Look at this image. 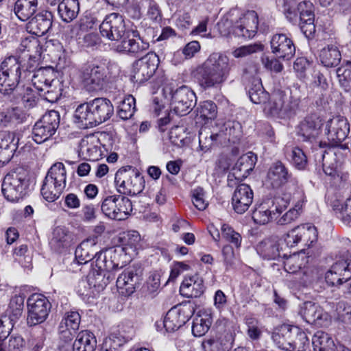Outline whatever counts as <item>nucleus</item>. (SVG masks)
Wrapping results in <instances>:
<instances>
[{
  "label": "nucleus",
  "instance_id": "32",
  "mask_svg": "<svg viewBox=\"0 0 351 351\" xmlns=\"http://www.w3.org/2000/svg\"><path fill=\"white\" fill-rule=\"evenodd\" d=\"M319 59L325 67H335L340 63L341 54L337 46L328 45L320 49Z\"/></svg>",
  "mask_w": 351,
  "mask_h": 351
},
{
  "label": "nucleus",
  "instance_id": "9",
  "mask_svg": "<svg viewBox=\"0 0 351 351\" xmlns=\"http://www.w3.org/2000/svg\"><path fill=\"white\" fill-rule=\"evenodd\" d=\"M114 182L121 193L130 195L139 194L145 187L143 177L130 166L123 167L117 171Z\"/></svg>",
  "mask_w": 351,
  "mask_h": 351
},
{
  "label": "nucleus",
  "instance_id": "15",
  "mask_svg": "<svg viewBox=\"0 0 351 351\" xmlns=\"http://www.w3.org/2000/svg\"><path fill=\"white\" fill-rule=\"evenodd\" d=\"M194 308L191 304H180L171 308L166 314L163 325L167 332H174L192 317Z\"/></svg>",
  "mask_w": 351,
  "mask_h": 351
},
{
  "label": "nucleus",
  "instance_id": "30",
  "mask_svg": "<svg viewBox=\"0 0 351 351\" xmlns=\"http://www.w3.org/2000/svg\"><path fill=\"white\" fill-rule=\"evenodd\" d=\"M256 162V156L252 152L241 156L235 163L232 171L236 178H246L254 169Z\"/></svg>",
  "mask_w": 351,
  "mask_h": 351
},
{
  "label": "nucleus",
  "instance_id": "21",
  "mask_svg": "<svg viewBox=\"0 0 351 351\" xmlns=\"http://www.w3.org/2000/svg\"><path fill=\"white\" fill-rule=\"evenodd\" d=\"M258 15L255 11H248L240 18L234 27L233 32L239 37L253 38L258 29Z\"/></svg>",
  "mask_w": 351,
  "mask_h": 351
},
{
  "label": "nucleus",
  "instance_id": "41",
  "mask_svg": "<svg viewBox=\"0 0 351 351\" xmlns=\"http://www.w3.org/2000/svg\"><path fill=\"white\" fill-rule=\"evenodd\" d=\"M250 100L256 104L265 105L269 99V93L266 92L260 79L254 78L252 80L248 90Z\"/></svg>",
  "mask_w": 351,
  "mask_h": 351
},
{
  "label": "nucleus",
  "instance_id": "35",
  "mask_svg": "<svg viewBox=\"0 0 351 351\" xmlns=\"http://www.w3.org/2000/svg\"><path fill=\"white\" fill-rule=\"evenodd\" d=\"M38 0H17L14 3V12L22 21L29 19L36 12Z\"/></svg>",
  "mask_w": 351,
  "mask_h": 351
},
{
  "label": "nucleus",
  "instance_id": "39",
  "mask_svg": "<svg viewBox=\"0 0 351 351\" xmlns=\"http://www.w3.org/2000/svg\"><path fill=\"white\" fill-rule=\"evenodd\" d=\"M293 326L282 324L274 330L272 334V339L279 348L288 351L289 345L286 346L285 343L291 344L292 341Z\"/></svg>",
  "mask_w": 351,
  "mask_h": 351
},
{
  "label": "nucleus",
  "instance_id": "5",
  "mask_svg": "<svg viewBox=\"0 0 351 351\" xmlns=\"http://www.w3.org/2000/svg\"><path fill=\"white\" fill-rule=\"evenodd\" d=\"M284 13L286 18L293 24L298 23L304 35L309 38L315 32L313 4L309 1H303L298 4L285 2Z\"/></svg>",
  "mask_w": 351,
  "mask_h": 351
},
{
  "label": "nucleus",
  "instance_id": "45",
  "mask_svg": "<svg viewBox=\"0 0 351 351\" xmlns=\"http://www.w3.org/2000/svg\"><path fill=\"white\" fill-rule=\"evenodd\" d=\"M292 341L289 345L288 351H304L308 346V339L306 333L299 327L293 326L292 328Z\"/></svg>",
  "mask_w": 351,
  "mask_h": 351
},
{
  "label": "nucleus",
  "instance_id": "37",
  "mask_svg": "<svg viewBox=\"0 0 351 351\" xmlns=\"http://www.w3.org/2000/svg\"><path fill=\"white\" fill-rule=\"evenodd\" d=\"M97 340L93 332L82 330L78 333L73 345V351H95Z\"/></svg>",
  "mask_w": 351,
  "mask_h": 351
},
{
  "label": "nucleus",
  "instance_id": "46",
  "mask_svg": "<svg viewBox=\"0 0 351 351\" xmlns=\"http://www.w3.org/2000/svg\"><path fill=\"white\" fill-rule=\"evenodd\" d=\"M336 74L340 86L346 92L351 90V62L343 60Z\"/></svg>",
  "mask_w": 351,
  "mask_h": 351
},
{
  "label": "nucleus",
  "instance_id": "59",
  "mask_svg": "<svg viewBox=\"0 0 351 351\" xmlns=\"http://www.w3.org/2000/svg\"><path fill=\"white\" fill-rule=\"evenodd\" d=\"M245 324L247 326V334L248 337L252 340L258 339L262 334L258 321L254 317H247Z\"/></svg>",
  "mask_w": 351,
  "mask_h": 351
},
{
  "label": "nucleus",
  "instance_id": "27",
  "mask_svg": "<svg viewBox=\"0 0 351 351\" xmlns=\"http://www.w3.org/2000/svg\"><path fill=\"white\" fill-rule=\"evenodd\" d=\"M299 314L307 323L317 324H321V321L326 319L328 316L321 306L311 301L300 306Z\"/></svg>",
  "mask_w": 351,
  "mask_h": 351
},
{
  "label": "nucleus",
  "instance_id": "17",
  "mask_svg": "<svg viewBox=\"0 0 351 351\" xmlns=\"http://www.w3.org/2000/svg\"><path fill=\"white\" fill-rule=\"evenodd\" d=\"M292 179V173L281 161L273 162L269 167L264 183L267 188L280 189Z\"/></svg>",
  "mask_w": 351,
  "mask_h": 351
},
{
  "label": "nucleus",
  "instance_id": "62",
  "mask_svg": "<svg viewBox=\"0 0 351 351\" xmlns=\"http://www.w3.org/2000/svg\"><path fill=\"white\" fill-rule=\"evenodd\" d=\"M38 46V38L34 36H29L21 40L18 50L21 52H27L29 53L31 51L36 50Z\"/></svg>",
  "mask_w": 351,
  "mask_h": 351
},
{
  "label": "nucleus",
  "instance_id": "40",
  "mask_svg": "<svg viewBox=\"0 0 351 351\" xmlns=\"http://www.w3.org/2000/svg\"><path fill=\"white\" fill-rule=\"evenodd\" d=\"M25 119V113L18 108L7 109L0 112V126L9 127L23 123Z\"/></svg>",
  "mask_w": 351,
  "mask_h": 351
},
{
  "label": "nucleus",
  "instance_id": "49",
  "mask_svg": "<svg viewBox=\"0 0 351 351\" xmlns=\"http://www.w3.org/2000/svg\"><path fill=\"white\" fill-rule=\"evenodd\" d=\"M217 114V106L212 101H204L197 108V115L204 120L215 119Z\"/></svg>",
  "mask_w": 351,
  "mask_h": 351
},
{
  "label": "nucleus",
  "instance_id": "2",
  "mask_svg": "<svg viewBox=\"0 0 351 351\" xmlns=\"http://www.w3.org/2000/svg\"><path fill=\"white\" fill-rule=\"evenodd\" d=\"M91 245L89 240L82 241L75 249V258L78 263L83 264L94 258L95 264L93 275L95 277L98 286H106L115 279L117 272L122 268L117 261L119 254L117 250L109 248L97 252L94 256L93 252L89 250Z\"/></svg>",
  "mask_w": 351,
  "mask_h": 351
},
{
  "label": "nucleus",
  "instance_id": "53",
  "mask_svg": "<svg viewBox=\"0 0 351 351\" xmlns=\"http://www.w3.org/2000/svg\"><path fill=\"white\" fill-rule=\"evenodd\" d=\"M291 162L296 169L303 170L307 165V157L303 150L298 147H293L291 152Z\"/></svg>",
  "mask_w": 351,
  "mask_h": 351
},
{
  "label": "nucleus",
  "instance_id": "1",
  "mask_svg": "<svg viewBox=\"0 0 351 351\" xmlns=\"http://www.w3.org/2000/svg\"><path fill=\"white\" fill-rule=\"evenodd\" d=\"M99 31L103 37L117 43L116 50L119 52L136 56L149 49V42L138 30L126 29L123 18L118 13L107 15L99 25Z\"/></svg>",
  "mask_w": 351,
  "mask_h": 351
},
{
  "label": "nucleus",
  "instance_id": "10",
  "mask_svg": "<svg viewBox=\"0 0 351 351\" xmlns=\"http://www.w3.org/2000/svg\"><path fill=\"white\" fill-rule=\"evenodd\" d=\"M101 210L106 216L110 219L123 220L132 211V204L130 199L123 195H109L104 199Z\"/></svg>",
  "mask_w": 351,
  "mask_h": 351
},
{
  "label": "nucleus",
  "instance_id": "7",
  "mask_svg": "<svg viewBox=\"0 0 351 351\" xmlns=\"http://www.w3.org/2000/svg\"><path fill=\"white\" fill-rule=\"evenodd\" d=\"M27 186V173L24 169L18 167L4 177L1 191L6 199L16 202L23 197Z\"/></svg>",
  "mask_w": 351,
  "mask_h": 351
},
{
  "label": "nucleus",
  "instance_id": "13",
  "mask_svg": "<svg viewBox=\"0 0 351 351\" xmlns=\"http://www.w3.org/2000/svg\"><path fill=\"white\" fill-rule=\"evenodd\" d=\"M170 94L171 108L179 116L189 114L196 105L195 93L187 86L182 85L175 90L170 88Z\"/></svg>",
  "mask_w": 351,
  "mask_h": 351
},
{
  "label": "nucleus",
  "instance_id": "3",
  "mask_svg": "<svg viewBox=\"0 0 351 351\" xmlns=\"http://www.w3.org/2000/svg\"><path fill=\"white\" fill-rule=\"evenodd\" d=\"M231 64L228 57L221 53H213L194 73L199 86L204 89L218 88L228 78Z\"/></svg>",
  "mask_w": 351,
  "mask_h": 351
},
{
  "label": "nucleus",
  "instance_id": "28",
  "mask_svg": "<svg viewBox=\"0 0 351 351\" xmlns=\"http://www.w3.org/2000/svg\"><path fill=\"white\" fill-rule=\"evenodd\" d=\"M54 77V70L51 66L40 67L33 74L32 82L38 91L43 92L51 88Z\"/></svg>",
  "mask_w": 351,
  "mask_h": 351
},
{
  "label": "nucleus",
  "instance_id": "20",
  "mask_svg": "<svg viewBox=\"0 0 351 351\" xmlns=\"http://www.w3.org/2000/svg\"><path fill=\"white\" fill-rule=\"evenodd\" d=\"M270 46L274 56L283 60H291L295 53L293 40L285 34H274L270 40Z\"/></svg>",
  "mask_w": 351,
  "mask_h": 351
},
{
  "label": "nucleus",
  "instance_id": "61",
  "mask_svg": "<svg viewBox=\"0 0 351 351\" xmlns=\"http://www.w3.org/2000/svg\"><path fill=\"white\" fill-rule=\"evenodd\" d=\"M192 201L193 205L199 210H204L208 204L204 199V191L201 187H197L192 191Z\"/></svg>",
  "mask_w": 351,
  "mask_h": 351
},
{
  "label": "nucleus",
  "instance_id": "43",
  "mask_svg": "<svg viewBox=\"0 0 351 351\" xmlns=\"http://www.w3.org/2000/svg\"><path fill=\"white\" fill-rule=\"evenodd\" d=\"M332 267L344 279V282L348 281L351 278V254L348 251L343 252Z\"/></svg>",
  "mask_w": 351,
  "mask_h": 351
},
{
  "label": "nucleus",
  "instance_id": "38",
  "mask_svg": "<svg viewBox=\"0 0 351 351\" xmlns=\"http://www.w3.org/2000/svg\"><path fill=\"white\" fill-rule=\"evenodd\" d=\"M79 11L80 3L77 0H62L58 4L59 16L66 23L73 21L77 16Z\"/></svg>",
  "mask_w": 351,
  "mask_h": 351
},
{
  "label": "nucleus",
  "instance_id": "57",
  "mask_svg": "<svg viewBox=\"0 0 351 351\" xmlns=\"http://www.w3.org/2000/svg\"><path fill=\"white\" fill-rule=\"evenodd\" d=\"M80 323V315L76 311L69 312L64 319L60 323V328H71L73 332L79 328Z\"/></svg>",
  "mask_w": 351,
  "mask_h": 351
},
{
  "label": "nucleus",
  "instance_id": "55",
  "mask_svg": "<svg viewBox=\"0 0 351 351\" xmlns=\"http://www.w3.org/2000/svg\"><path fill=\"white\" fill-rule=\"evenodd\" d=\"M304 260L298 254L290 256L284 263V268L290 274H296L302 269Z\"/></svg>",
  "mask_w": 351,
  "mask_h": 351
},
{
  "label": "nucleus",
  "instance_id": "26",
  "mask_svg": "<svg viewBox=\"0 0 351 351\" xmlns=\"http://www.w3.org/2000/svg\"><path fill=\"white\" fill-rule=\"evenodd\" d=\"M204 281L197 275L186 277L180 287L181 294L188 298H198L204 293Z\"/></svg>",
  "mask_w": 351,
  "mask_h": 351
},
{
  "label": "nucleus",
  "instance_id": "12",
  "mask_svg": "<svg viewBox=\"0 0 351 351\" xmlns=\"http://www.w3.org/2000/svg\"><path fill=\"white\" fill-rule=\"evenodd\" d=\"M60 114L56 110H49L36 122L32 129L33 140L40 144L55 134L60 125Z\"/></svg>",
  "mask_w": 351,
  "mask_h": 351
},
{
  "label": "nucleus",
  "instance_id": "52",
  "mask_svg": "<svg viewBox=\"0 0 351 351\" xmlns=\"http://www.w3.org/2000/svg\"><path fill=\"white\" fill-rule=\"evenodd\" d=\"M210 325L211 321L209 317H197L193 323L192 332L195 337H202L208 332Z\"/></svg>",
  "mask_w": 351,
  "mask_h": 351
},
{
  "label": "nucleus",
  "instance_id": "42",
  "mask_svg": "<svg viewBox=\"0 0 351 351\" xmlns=\"http://www.w3.org/2000/svg\"><path fill=\"white\" fill-rule=\"evenodd\" d=\"M312 343L315 351H338L333 340L328 334L317 332L313 337Z\"/></svg>",
  "mask_w": 351,
  "mask_h": 351
},
{
  "label": "nucleus",
  "instance_id": "24",
  "mask_svg": "<svg viewBox=\"0 0 351 351\" xmlns=\"http://www.w3.org/2000/svg\"><path fill=\"white\" fill-rule=\"evenodd\" d=\"M100 143L94 134L83 138L79 145V156L84 160H97L101 156Z\"/></svg>",
  "mask_w": 351,
  "mask_h": 351
},
{
  "label": "nucleus",
  "instance_id": "19",
  "mask_svg": "<svg viewBox=\"0 0 351 351\" xmlns=\"http://www.w3.org/2000/svg\"><path fill=\"white\" fill-rule=\"evenodd\" d=\"M82 77L85 88L92 92L102 89L107 75L104 66L90 65L84 69Z\"/></svg>",
  "mask_w": 351,
  "mask_h": 351
},
{
  "label": "nucleus",
  "instance_id": "47",
  "mask_svg": "<svg viewBox=\"0 0 351 351\" xmlns=\"http://www.w3.org/2000/svg\"><path fill=\"white\" fill-rule=\"evenodd\" d=\"M136 110L135 99L132 95L127 96L120 104L118 107V116L123 119H130Z\"/></svg>",
  "mask_w": 351,
  "mask_h": 351
},
{
  "label": "nucleus",
  "instance_id": "16",
  "mask_svg": "<svg viewBox=\"0 0 351 351\" xmlns=\"http://www.w3.org/2000/svg\"><path fill=\"white\" fill-rule=\"evenodd\" d=\"M287 206V202L280 197H276L272 200V205L269 206L263 204L256 208L252 213L254 221L260 225L268 223L271 219H276Z\"/></svg>",
  "mask_w": 351,
  "mask_h": 351
},
{
  "label": "nucleus",
  "instance_id": "23",
  "mask_svg": "<svg viewBox=\"0 0 351 351\" xmlns=\"http://www.w3.org/2000/svg\"><path fill=\"white\" fill-rule=\"evenodd\" d=\"M322 121L316 115L306 117L298 127V135L303 141L313 142L321 134Z\"/></svg>",
  "mask_w": 351,
  "mask_h": 351
},
{
  "label": "nucleus",
  "instance_id": "31",
  "mask_svg": "<svg viewBox=\"0 0 351 351\" xmlns=\"http://www.w3.org/2000/svg\"><path fill=\"white\" fill-rule=\"evenodd\" d=\"M29 27L33 33L38 36H42L48 32L52 26V14L49 12L37 14L30 19Z\"/></svg>",
  "mask_w": 351,
  "mask_h": 351
},
{
  "label": "nucleus",
  "instance_id": "8",
  "mask_svg": "<svg viewBox=\"0 0 351 351\" xmlns=\"http://www.w3.org/2000/svg\"><path fill=\"white\" fill-rule=\"evenodd\" d=\"M299 105V100L290 93L276 90L269 97L263 110L267 115L283 118L294 112Z\"/></svg>",
  "mask_w": 351,
  "mask_h": 351
},
{
  "label": "nucleus",
  "instance_id": "25",
  "mask_svg": "<svg viewBox=\"0 0 351 351\" xmlns=\"http://www.w3.org/2000/svg\"><path fill=\"white\" fill-rule=\"evenodd\" d=\"M139 281V276L132 269H128L121 274L117 279V287L119 293L124 296L132 295Z\"/></svg>",
  "mask_w": 351,
  "mask_h": 351
},
{
  "label": "nucleus",
  "instance_id": "51",
  "mask_svg": "<svg viewBox=\"0 0 351 351\" xmlns=\"http://www.w3.org/2000/svg\"><path fill=\"white\" fill-rule=\"evenodd\" d=\"M221 230L222 239L230 243L237 249L241 247L242 237L239 232L227 224H223Z\"/></svg>",
  "mask_w": 351,
  "mask_h": 351
},
{
  "label": "nucleus",
  "instance_id": "60",
  "mask_svg": "<svg viewBox=\"0 0 351 351\" xmlns=\"http://www.w3.org/2000/svg\"><path fill=\"white\" fill-rule=\"evenodd\" d=\"M263 50V45L261 44H253L242 46L236 49L233 51V56L235 58H243L253 53L261 51Z\"/></svg>",
  "mask_w": 351,
  "mask_h": 351
},
{
  "label": "nucleus",
  "instance_id": "33",
  "mask_svg": "<svg viewBox=\"0 0 351 351\" xmlns=\"http://www.w3.org/2000/svg\"><path fill=\"white\" fill-rule=\"evenodd\" d=\"M13 138L10 133L0 132V165L7 164L14 155L16 148L12 143Z\"/></svg>",
  "mask_w": 351,
  "mask_h": 351
},
{
  "label": "nucleus",
  "instance_id": "34",
  "mask_svg": "<svg viewBox=\"0 0 351 351\" xmlns=\"http://www.w3.org/2000/svg\"><path fill=\"white\" fill-rule=\"evenodd\" d=\"M256 250L265 259H276L280 256L279 244L274 238L263 240L256 245Z\"/></svg>",
  "mask_w": 351,
  "mask_h": 351
},
{
  "label": "nucleus",
  "instance_id": "22",
  "mask_svg": "<svg viewBox=\"0 0 351 351\" xmlns=\"http://www.w3.org/2000/svg\"><path fill=\"white\" fill-rule=\"evenodd\" d=\"M254 193L251 187L246 184H241L235 189L232 197V205L234 210L243 214L248 210L253 202Z\"/></svg>",
  "mask_w": 351,
  "mask_h": 351
},
{
  "label": "nucleus",
  "instance_id": "58",
  "mask_svg": "<svg viewBox=\"0 0 351 351\" xmlns=\"http://www.w3.org/2000/svg\"><path fill=\"white\" fill-rule=\"evenodd\" d=\"M12 81L11 76L4 75L0 73V93L4 95H9L17 86L20 80Z\"/></svg>",
  "mask_w": 351,
  "mask_h": 351
},
{
  "label": "nucleus",
  "instance_id": "6",
  "mask_svg": "<svg viewBox=\"0 0 351 351\" xmlns=\"http://www.w3.org/2000/svg\"><path fill=\"white\" fill-rule=\"evenodd\" d=\"M66 184V171L62 162L53 164L49 169L40 189L41 194L47 202L56 200Z\"/></svg>",
  "mask_w": 351,
  "mask_h": 351
},
{
  "label": "nucleus",
  "instance_id": "4",
  "mask_svg": "<svg viewBox=\"0 0 351 351\" xmlns=\"http://www.w3.org/2000/svg\"><path fill=\"white\" fill-rule=\"evenodd\" d=\"M113 112L114 107L110 100L97 97L78 106L74 117L83 127L91 128L108 120Z\"/></svg>",
  "mask_w": 351,
  "mask_h": 351
},
{
  "label": "nucleus",
  "instance_id": "18",
  "mask_svg": "<svg viewBox=\"0 0 351 351\" xmlns=\"http://www.w3.org/2000/svg\"><path fill=\"white\" fill-rule=\"evenodd\" d=\"M326 130L328 140L333 146H338L348 137L350 124L346 118L335 117L328 121Z\"/></svg>",
  "mask_w": 351,
  "mask_h": 351
},
{
  "label": "nucleus",
  "instance_id": "48",
  "mask_svg": "<svg viewBox=\"0 0 351 351\" xmlns=\"http://www.w3.org/2000/svg\"><path fill=\"white\" fill-rule=\"evenodd\" d=\"M302 243L304 246L311 247L317 240V228L311 223L300 225Z\"/></svg>",
  "mask_w": 351,
  "mask_h": 351
},
{
  "label": "nucleus",
  "instance_id": "63",
  "mask_svg": "<svg viewBox=\"0 0 351 351\" xmlns=\"http://www.w3.org/2000/svg\"><path fill=\"white\" fill-rule=\"evenodd\" d=\"M285 242L289 247H293L302 242L300 226L289 231L284 237Z\"/></svg>",
  "mask_w": 351,
  "mask_h": 351
},
{
  "label": "nucleus",
  "instance_id": "50",
  "mask_svg": "<svg viewBox=\"0 0 351 351\" xmlns=\"http://www.w3.org/2000/svg\"><path fill=\"white\" fill-rule=\"evenodd\" d=\"M219 134H213L206 130H202L199 134V147L202 150L206 152L215 145L219 138Z\"/></svg>",
  "mask_w": 351,
  "mask_h": 351
},
{
  "label": "nucleus",
  "instance_id": "36",
  "mask_svg": "<svg viewBox=\"0 0 351 351\" xmlns=\"http://www.w3.org/2000/svg\"><path fill=\"white\" fill-rule=\"evenodd\" d=\"M25 298L21 295H15L10 301L8 307L1 316L15 324L21 317L24 307Z\"/></svg>",
  "mask_w": 351,
  "mask_h": 351
},
{
  "label": "nucleus",
  "instance_id": "44",
  "mask_svg": "<svg viewBox=\"0 0 351 351\" xmlns=\"http://www.w3.org/2000/svg\"><path fill=\"white\" fill-rule=\"evenodd\" d=\"M71 235L69 232L62 227H57L53 232V237L51 239V247L57 252H61L62 249L67 247L71 243Z\"/></svg>",
  "mask_w": 351,
  "mask_h": 351
},
{
  "label": "nucleus",
  "instance_id": "11",
  "mask_svg": "<svg viewBox=\"0 0 351 351\" xmlns=\"http://www.w3.org/2000/svg\"><path fill=\"white\" fill-rule=\"evenodd\" d=\"M27 307V324L29 326H34L47 319L51 304L45 295L34 293L28 298Z\"/></svg>",
  "mask_w": 351,
  "mask_h": 351
},
{
  "label": "nucleus",
  "instance_id": "14",
  "mask_svg": "<svg viewBox=\"0 0 351 351\" xmlns=\"http://www.w3.org/2000/svg\"><path fill=\"white\" fill-rule=\"evenodd\" d=\"M159 64V58L155 53H148L135 61L133 64L132 80L136 83L147 81L155 73Z\"/></svg>",
  "mask_w": 351,
  "mask_h": 351
},
{
  "label": "nucleus",
  "instance_id": "64",
  "mask_svg": "<svg viewBox=\"0 0 351 351\" xmlns=\"http://www.w3.org/2000/svg\"><path fill=\"white\" fill-rule=\"evenodd\" d=\"M300 207L295 206V208H291L285 215H283L277 221V223L280 226L291 223L295 221L300 216Z\"/></svg>",
  "mask_w": 351,
  "mask_h": 351
},
{
  "label": "nucleus",
  "instance_id": "29",
  "mask_svg": "<svg viewBox=\"0 0 351 351\" xmlns=\"http://www.w3.org/2000/svg\"><path fill=\"white\" fill-rule=\"evenodd\" d=\"M23 60L21 57L15 56H10L6 57L1 64L0 72L4 75H10L12 81L20 80L21 76L22 69L24 65H22Z\"/></svg>",
  "mask_w": 351,
  "mask_h": 351
},
{
  "label": "nucleus",
  "instance_id": "56",
  "mask_svg": "<svg viewBox=\"0 0 351 351\" xmlns=\"http://www.w3.org/2000/svg\"><path fill=\"white\" fill-rule=\"evenodd\" d=\"M25 341L20 335H11L3 346H0V351H21Z\"/></svg>",
  "mask_w": 351,
  "mask_h": 351
},
{
  "label": "nucleus",
  "instance_id": "54",
  "mask_svg": "<svg viewBox=\"0 0 351 351\" xmlns=\"http://www.w3.org/2000/svg\"><path fill=\"white\" fill-rule=\"evenodd\" d=\"M20 95L21 96V101L26 108L34 107L38 100V93L29 86L23 87Z\"/></svg>",
  "mask_w": 351,
  "mask_h": 351
}]
</instances>
